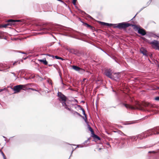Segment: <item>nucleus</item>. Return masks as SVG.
<instances>
[{"label":"nucleus","instance_id":"obj_45","mask_svg":"<svg viewBox=\"0 0 159 159\" xmlns=\"http://www.w3.org/2000/svg\"><path fill=\"white\" fill-rule=\"evenodd\" d=\"M3 90V89H0V92L2 91Z\"/></svg>","mask_w":159,"mask_h":159},{"label":"nucleus","instance_id":"obj_48","mask_svg":"<svg viewBox=\"0 0 159 159\" xmlns=\"http://www.w3.org/2000/svg\"><path fill=\"white\" fill-rule=\"evenodd\" d=\"M27 58V57H25V58H24V60H25V59H26Z\"/></svg>","mask_w":159,"mask_h":159},{"label":"nucleus","instance_id":"obj_30","mask_svg":"<svg viewBox=\"0 0 159 159\" xmlns=\"http://www.w3.org/2000/svg\"><path fill=\"white\" fill-rule=\"evenodd\" d=\"M16 52H17L23 54H27L26 53L24 52H22L20 51H16Z\"/></svg>","mask_w":159,"mask_h":159},{"label":"nucleus","instance_id":"obj_33","mask_svg":"<svg viewBox=\"0 0 159 159\" xmlns=\"http://www.w3.org/2000/svg\"><path fill=\"white\" fill-rule=\"evenodd\" d=\"M44 55L49 56V57H52L53 58H54V56L53 55H52L49 54H45Z\"/></svg>","mask_w":159,"mask_h":159},{"label":"nucleus","instance_id":"obj_59","mask_svg":"<svg viewBox=\"0 0 159 159\" xmlns=\"http://www.w3.org/2000/svg\"><path fill=\"white\" fill-rule=\"evenodd\" d=\"M31 89H32V90H34V89H32V88H31Z\"/></svg>","mask_w":159,"mask_h":159},{"label":"nucleus","instance_id":"obj_1","mask_svg":"<svg viewBox=\"0 0 159 159\" xmlns=\"http://www.w3.org/2000/svg\"><path fill=\"white\" fill-rule=\"evenodd\" d=\"M56 25L52 24H42L35 25L36 30L41 31V34L51 33L57 30Z\"/></svg>","mask_w":159,"mask_h":159},{"label":"nucleus","instance_id":"obj_32","mask_svg":"<svg viewBox=\"0 0 159 159\" xmlns=\"http://www.w3.org/2000/svg\"><path fill=\"white\" fill-rule=\"evenodd\" d=\"M54 58H55L57 59H59V58H61L60 57H59L57 56H54Z\"/></svg>","mask_w":159,"mask_h":159},{"label":"nucleus","instance_id":"obj_55","mask_svg":"<svg viewBox=\"0 0 159 159\" xmlns=\"http://www.w3.org/2000/svg\"><path fill=\"white\" fill-rule=\"evenodd\" d=\"M86 80V79H83V81H84Z\"/></svg>","mask_w":159,"mask_h":159},{"label":"nucleus","instance_id":"obj_47","mask_svg":"<svg viewBox=\"0 0 159 159\" xmlns=\"http://www.w3.org/2000/svg\"><path fill=\"white\" fill-rule=\"evenodd\" d=\"M133 123V122H130V123H129L128 124H132Z\"/></svg>","mask_w":159,"mask_h":159},{"label":"nucleus","instance_id":"obj_26","mask_svg":"<svg viewBox=\"0 0 159 159\" xmlns=\"http://www.w3.org/2000/svg\"><path fill=\"white\" fill-rule=\"evenodd\" d=\"M82 112H83V114L85 116V119L84 118V119L85 120V121L86 122V120H87V116H86V114L85 113V111H84V110H83Z\"/></svg>","mask_w":159,"mask_h":159},{"label":"nucleus","instance_id":"obj_25","mask_svg":"<svg viewBox=\"0 0 159 159\" xmlns=\"http://www.w3.org/2000/svg\"><path fill=\"white\" fill-rule=\"evenodd\" d=\"M88 129H89V130L90 131V132L92 134H93L94 131L92 129V128L89 125H88Z\"/></svg>","mask_w":159,"mask_h":159},{"label":"nucleus","instance_id":"obj_11","mask_svg":"<svg viewBox=\"0 0 159 159\" xmlns=\"http://www.w3.org/2000/svg\"><path fill=\"white\" fill-rule=\"evenodd\" d=\"M79 19L83 23L85 26H86L88 28H90L91 30L93 31H95V29L94 28V27H93L91 26V25L88 24H87V23H84V22H83L81 20V19L80 18H79Z\"/></svg>","mask_w":159,"mask_h":159},{"label":"nucleus","instance_id":"obj_34","mask_svg":"<svg viewBox=\"0 0 159 159\" xmlns=\"http://www.w3.org/2000/svg\"><path fill=\"white\" fill-rule=\"evenodd\" d=\"M2 156H3V159H6V156H5V154H4V153L2 152Z\"/></svg>","mask_w":159,"mask_h":159},{"label":"nucleus","instance_id":"obj_37","mask_svg":"<svg viewBox=\"0 0 159 159\" xmlns=\"http://www.w3.org/2000/svg\"><path fill=\"white\" fill-rule=\"evenodd\" d=\"M17 63H18L19 64L20 62H19L18 61H15L13 63V65H16Z\"/></svg>","mask_w":159,"mask_h":159},{"label":"nucleus","instance_id":"obj_56","mask_svg":"<svg viewBox=\"0 0 159 159\" xmlns=\"http://www.w3.org/2000/svg\"><path fill=\"white\" fill-rule=\"evenodd\" d=\"M4 39H6V37L4 38Z\"/></svg>","mask_w":159,"mask_h":159},{"label":"nucleus","instance_id":"obj_42","mask_svg":"<svg viewBox=\"0 0 159 159\" xmlns=\"http://www.w3.org/2000/svg\"><path fill=\"white\" fill-rule=\"evenodd\" d=\"M10 67V66H8L7 68L5 69H4V70H7V69H8Z\"/></svg>","mask_w":159,"mask_h":159},{"label":"nucleus","instance_id":"obj_14","mask_svg":"<svg viewBox=\"0 0 159 159\" xmlns=\"http://www.w3.org/2000/svg\"><path fill=\"white\" fill-rule=\"evenodd\" d=\"M7 23L6 24H4L3 25H0V28L2 27L6 28L7 26L8 25L12 26L11 23L9 21H8V20L7 21Z\"/></svg>","mask_w":159,"mask_h":159},{"label":"nucleus","instance_id":"obj_22","mask_svg":"<svg viewBox=\"0 0 159 159\" xmlns=\"http://www.w3.org/2000/svg\"><path fill=\"white\" fill-rule=\"evenodd\" d=\"M93 135V137L95 139H97L98 140H100V138L98 137V135H96L93 133L92 134Z\"/></svg>","mask_w":159,"mask_h":159},{"label":"nucleus","instance_id":"obj_57","mask_svg":"<svg viewBox=\"0 0 159 159\" xmlns=\"http://www.w3.org/2000/svg\"><path fill=\"white\" fill-rule=\"evenodd\" d=\"M75 101H76V102H77V100H75Z\"/></svg>","mask_w":159,"mask_h":159},{"label":"nucleus","instance_id":"obj_7","mask_svg":"<svg viewBox=\"0 0 159 159\" xmlns=\"http://www.w3.org/2000/svg\"><path fill=\"white\" fill-rule=\"evenodd\" d=\"M141 39L144 41L148 42L150 44H152V46L155 47L154 48L156 49H157L159 50V42L157 40H153L150 42H148V40L144 37H142Z\"/></svg>","mask_w":159,"mask_h":159},{"label":"nucleus","instance_id":"obj_9","mask_svg":"<svg viewBox=\"0 0 159 159\" xmlns=\"http://www.w3.org/2000/svg\"><path fill=\"white\" fill-rule=\"evenodd\" d=\"M111 70H105L104 74L109 78H112V74L111 72Z\"/></svg>","mask_w":159,"mask_h":159},{"label":"nucleus","instance_id":"obj_2","mask_svg":"<svg viewBox=\"0 0 159 159\" xmlns=\"http://www.w3.org/2000/svg\"><path fill=\"white\" fill-rule=\"evenodd\" d=\"M159 134V127H157L149 129L146 132H145L142 134L138 135L137 136V138L140 140H142L143 138L147 137L148 136H149V135Z\"/></svg>","mask_w":159,"mask_h":159},{"label":"nucleus","instance_id":"obj_50","mask_svg":"<svg viewBox=\"0 0 159 159\" xmlns=\"http://www.w3.org/2000/svg\"><path fill=\"white\" fill-rule=\"evenodd\" d=\"M152 153V152L151 151H149L148 152V153Z\"/></svg>","mask_w":159,"mask_h":159},{"label":"nucleus","instance_id":"obj_31","mask_svg":"<svg viewBox=\"0 0 159 159\" xmlns=\"http://www.w3.org/2000/svg\"><path fill=\"white\" fill-rule=\"evenodd\" d=\"M77 0H72V3L73 5L75 6H76V2H77Z\"/></svg>","mask_w":159,"mask_h":159},{"label":"nucleus","instance_id":"obj_17","mask_svg":"<svg viewBox=\"0 0 159 159\" xmlns=\"http://www.w3.org/2000/svg\"><path fill=\"white\" fill-rule=\"evenodd\" d=\"M112 77L116 79H119L120 77V73H112Z\"/></svg>","mask_w":159,"mask_h":159},{"label":"nucleus","instance_id":"obj_12","mask_svg":"<svg viewBox=\"0 0 159 159\" xmlns=\"http://www.w3.org/2000/svg\"><path fill=\"white\" fill-rule=\"evenodd\" d=\"M76 7L77 9L78 10L80 11V13L81 14H82L83 15H84H84H86V17H87L89 18H90V19H93V18L91 16H90V15H89L86 14L84 11H82L81 10H80V9L78 8L76 6Z\"/></svg>","mask_w":159,"mask_h":159},{"label":"nucleus","instance_id":"obj_62","mask_svg":"<svg viewBox=\"0 0 159 159\" xmlns=\"http://www.w3.org/2000/svg\"><path fill=\"white\" fill-rule=\"evenodd\" d=\"M58 72H59V73L60 74V71H58Z\"/></svg>","mask_w":159,"mask_h":159},{"label":"nucleus","instance_id":"obj_61","mask_svg":"<svg viewBox=\"0 0 159 159\" xmlns=\"http://www.w3.org/2000/svg\"><path fill=\"white\" fill-rule=\"evenodd\" d=\"M48 83H49V82L48 80Z\"/></svg>","mask_w":159,"mask_h":159},{"label":"nucleus","instance_id":"obj_15","mask_svg":"<svg viewBox=\"0 0 159 159\" xmlns=\"http://www.w3.org/2000/svg\"><path fill=\"white\" fill-rule=\"evenodd\" d=\"M140 50V52L143 54L144 55L146 56H148L147 52L146 50L144 49V48H141Z\"/></svg>","mask_w":159,"mask_h":159},{"label":"nucleus","instance_id":"obj_23","mask_svg":"<svg viewBox=\"0 0 159 159\" xmlns=\"http://www.w3.org/2000/svg\"><path fill=\"white\" fill-rule=\"evenodd\" d=\"M146 7H142L141 9L140 10V11L138 12L135 15V16L131 20H133V19L139 13V12H140L141 11H142L143 10L144 8H145Z\"/></svg>","mask_w":159,"mask_h":159},{"label":"nucleus","instance_id":"obj_18","mask_svg":"<svg viewBox=\"0 0 159 159\" xmlns=\"http://www.w3.org/2000/svg\"><path fill=\"white\" fill-rule=\"evenodd\" d=\"M70 111L71 112V113L72 114H73L75 116H76V115H77V116H82L79 113L77 112L76 111H73V110H71V109L70 108Z\"/></svg>","mask_w":159,"mask_h":159},{"label":"nucleus","instance_id":"obj_41","mask_svg":"<svg viewBox=\"0 0 159 159\" xmlns=\"http://www.w3.org/2000/svg\"><path fill=\"white\" fill-rule=\"evenodd\" d=\"M80 109L82 111H83V110H84V109H83V108H82L81 107H80Z\"/></svg>","mask_w":159,"mask_h":159},{"label":"nucleus","instance_id":"obj_53","mask_svg":"<svg viewBox=\"0 0 159 159\" xmlns=\"http://www.w3.org/2000/svg\"><path fill=\"white\" fill-rule=\"evenodd\" d=\"M3 137L4 138H5L6 139V137L4 136H3Z\"/></svg>","mask_w":159,"mask_h":159},{"label":"nucleus","instance_id":"obj_63","mask_svg":"<svg viewBox=\"0 0 159 159\" xmlns=\"http://www.w3.org/2000/svg\"><path fill=\"white\" fill-rule=\"evenodd\" d=\"M5 141H6V139H5Z\"/></svg>","mask_w":159,"mask_h":159},{"label":"nucleus","instance_id":"obj_5","mask_svg":"<svg viewBox=\"0 0 159 159\" xmlns=\"http://www.w3.org/2000/svg\"><path fill=\"white\" fill-rule=\"evenodd\" d=\"M58 96L59 98V100L61 103L62 106L66 109L69 111H70V108H69L68 107V105H67L66 102V97L61 92H58Z\"/></svg>","mask_w":159,"mask_h":159},{"label":"nucleus","instance_id":"obj_36","mask_svg":"<svg viewBox=\"0 0 159 159\" xmlns=\"http://www.w3.org/2000/svg\"><path fill=\"white\" fill-rule=\"evenodd\" d=\"M0 66L2 67V68H3L5 67V65H4L2 63H0Z\"/></svg>","mask_w":159,"mask_h":159},{"label":"nucleus","instance_id":"obj_27","mask_svg":"<svg viewBox=\"0 0 159 159\" xmlns=\"http://www.w3.org/2000/svg\"><path fill=\"white\" fill-rule=\"evenodd\" d=\"M53 66L57 70V66L56 64H49L48 65V66Z\"/></svg>","mask_w":159,"mask_h":159},{"label":"nucleus","instance_id":"obj_29","mask_svg":"<svg viewBox=\"0 0 159 159\" xmlns=\"http://www.w3.org/2000/svg\"><path fill=\"white\" fill-rule=\"evenodd\" d=\"M112 58L114 59L115 61L116 62H117V63H119V62H118V61L116 58V57L115 56H113L112 57H111Z\"/></svg>","mask_w":159,"mask_h":159},{"label":"nucleus","instance_id":"obj_64","mask_svg":"<svg viewBox=\"0 0 159 159\" xmlns=\"http://www.w3.org/2000/svg\"><path fill=\"white\" fill-rule=\"evenodd\" d=\"M158 89H159V87L158 88Z\"/></svg>","mask_w":159,"mask_h":159},{"label":"nucleus","instance_id":"obj_20","mask_svg":"<svg viewBox=\"0 0 159 159\" xmlns=\"http://www.w3.org/2000/svg\"><path fill=\"white\" fill-rule=\"evenodd\" d=\"M124 106L127 108H129L132 109H134L135 108L133 106H132L130 105H128L127 104H124Z\"/></svg>","mask_w":159,"mask_h":159},{"label":"nucleus","instance_id":"obj_49","mask_svg":"<svg viewBox=\"0 0 159 159\" xmlns=\"http://www.w3.org/2000/svg\"><path fill=\"white\" fill-rule=\"evenodd\" d=\"M40 78H41V80H43V78H42L40 77Z\"/></svg>","mask_w":159,"mask_h":159},{"label":"nucleus","instance_id":"obj_38","mask_svg":"<svg viewBox=\"0 0 159 159\" xmlns=\"http://www.w3.org/2000/svg\"><path fill=\"white\" fill-rule=\"evenodd\" d=\"M155 100L157 101H159V97H157L155 98Z\"/></svg>","mask_w":159,"mask_h":159},{"label":"nucleus","instance_id":"obj_43","mask_svg":"<svg viewBox=\"0 0 159 159\" xmlns=\"http://www.w3.org/2000/svg\"><path fill=\"white\" fill-rule=\"evenodd\" d=\"M59 59H61V60H64V59L62 58H61H61H59Z\"/></svg>","mask_w":159,"mask_h":159},{"label":"nucleus","instance_id":"obj_6","mask_svg":"<svg viewBox=\"0 0 159 159\" xmlns=\"http://www.w3.org/2000/svg\"><path fill=\"white\" fill-rule=\"evenodd\" d=\"M129 26H132V27H134V28L136 29L138 31V33L142 36L145 35L146 34V32L145 30L142 28H140L138 27L136 25L134 24H132L129 23Z\"/></svg>","mask_w":159,"mask_h":159},{"label":"nucleus","instance_id":"obj_44","mask_svg":"<svg viewBox=\"0 0 159 159\" xmlns=\"http://www.w3.org/2000/svg\"><path fill=\"white\" fill-rule=\"evenodd\" d=\"M141 148H146L147 147H146L144 146V147H141Z\"/></svg>","mask_w":159,"mask_h":159},{"label":"nucleus","instance_id":"obj_39","mask_svg":"<svg viewBox=\"0 0 159 159\" xmlns=\"http://www.w3.org/2000/svg\"><path fill=\"white\" fill-rule=\"evenodd\" d=\"M60 75V76H61ZM60 77H61V83H62V84L64 85V84L63 83V81H62V79H61V76H60Z\"/></svg>","mask_w":159,"mask_h":159},{"label":"nucleus","instance_id":"obj_60","mask_svg":"<svg viewBox=\"0 0 159 159\" xmlns=\"http://www.w3.org/2000/svg\"><path fill=\"white\" fill-rule=\"evenodd\" d=\"M77 147H79L78 145H77Z\"/></svg>","mask_w":159,"mask_h":159},{"label":"nucleus","instance_id":"obj_51","mask_svg":"<svg viewBox=\"0 0 159 159\" xmlns=\"http://www.w3.org/2000/svg\"><path fill=\"white\" fill-rule=\"evenodd\" d=\"M73 151H74V150H73L71 152V155L72 154V152H73Z\"/></svg>","mask_w":159,"mask_h":159},{"label":"nucleus","instance_id":"obj_19","mask_svg":"<svg viewBox=\"0 0 159 159\" xmlns=\"http://www.w3.org/2000/svg\"><path fill=\"white\" fill-rule=\"evenodd\" d=\"M71 68L73 70H84L83 68H82L79 66L76 65H72L71 66Z\"/></svg>","mask_w":159,"mask_h":159},{"label":"nucleus","instance_id":"obj_35","mask_svg":"<svg viewBox=\"0 0 159 159\" xmlns=\"http://www.w3.org/2000/svg\"><path fill=\"white\" fill-rule=\"evenodd\" d=\"M151 3V2H150V1H148L146 4V7H147V6H148Z\"/></svg>","mask_w":159,"mask_h":159},{"label":"nucleus","instance_id":"obj_58","mask_svg":"<svg viewBox=\"0 0 159 159\" xmlns=\"http://www.w3.org/2000/svg\"><path fill=\"white\" fill-rule=\"evenodd\" d=\"M158 67H159V64H158Z\"/></svg>","mask_w":159,"mask_h":159},{"label":"nucleus","instance_id":"obj_16","mask_svg":"<svg viewBox=\"0 0 159 159\" xmlns=\"http://www.w3.org/2000/svg\"><path fill=\"white\" fill-rule=\"evenodd\" d=\"M41 63H43L45 65H47L48 64V61H46L45 58H44L42 59L38 60Z\"/></svg>","mask_w":159,"mask_h":159},{"label":"nucleus","instance_id":"obj_3","mask_svg":"<svg viewBox=\"0 0 159 159\" xmlns=\"http://www.w3.org/2000/svg\"><path fill=\"white\" fill-rule=\"evenodd\" d=\"M65 30L68 31V33H66L63 34V35H64L70 36L78 39L84 41L81 39L76 38V37L78 36V35L76 34L75 33H78L79 34V35L81 36H83L84 35V34L80 33L79 32L74 31L72 29L70 28H66Z\"/></svg>","mask_w":159,"mask_h":159},{"label":"nucleus","instance_id":"obj_54","mask_svg":"<svg viewBox=\"0 0 159 159\" xmlns=\"http://www.w3.org/2000/svg\"><path fill=\"white\" fill-rule=\"evenodd\" d=\"M149 1H150V2H151L152 1V0H149Z\"/></svg>","mask_w":159,"mask_h":159},{"label":"nucleus","instance_id":"obj_4","mask_svg":"<svg viewBox=\"0 0 159 159\" xmlns=\"http://www.w3.org/2000/svg\"><path fill=\"white\" fill-rule=\"evenodd\" d=\"M129 23L123 22L118 24L110 23L109 27L112 26L114 28H117L119 30H125L129 26Z\"/></svg>","mask_w":159,"mask_h":159},{"label":"nucleus","instance_id":"obj_8","mask_svg":"<svg viewBox=\"0 0 159 159\" xmlns=\"http://www.w3.org/2000/svg\"><path fill=\"white\" fill-rule=\"evenodd\" d=\"M24 86V85H17L14 86L13 88H11V89L15 91L14 93H15L19 92L20 90L22 89Z\"/></svg>","mask_w":159,"mask_h":159},{"label":"nucleus","instance_id":"obj_52","mask_svg":"<svg viewBox=\"0 0 159 159\" xmlns=\"http://www.w3.org/2000/svg\"><path fill=\"white\" fill-rule=\"evenodd\" d=\"M87 141H88V140L85 141L84 142V143H86L87 142Z\"/></svg>","mask_w":159,"mask_h":159},{"label":"nucleus","instance_id":"obj_24","mask_svg":"<svg viewBox=\"0 0 159 159\" xmlns=\"http://www.w3.org/2000/svg\"><path fill=\"white\" fill-rule=\"evenodd\" d=\"M130 138L131 139V140L133 141H134L135 140H136L137 139H138L137 137L135 136H133L131 137Z\"/></svg>","mask_w":159,"mask_h":159},{"label":"nucleus","instance_id":"obj_21","mask_svg":"<svg viewBox=\"0 0 159 159\" xmlns=\"http://www.w3.org/2000/svg\"><path fill=\"white\" fill-rule=\"evenodd\" d=\"M99 23H100V24L102 25L107 26L108 27H109V26L110 23L104 22H101V21H99Z\"/></svg>","mask_w":159,"mask_h":159},{"label":"nucleus","instance_id":"obj_46","mask_svg":"<svg viewBox=\"0 0 159 159\" xmlns=\"http://www.w3.org/2000/svg\"><path fill=\"white\" fill-rule=\"evenodd\" d=\"M152 152V153H155V152L154 151H151Z\"/></svg>","mask_w":159,"mask_h":159},{"label":"nucleus","instance_id":"obj_40","mask_svg":"<svg viewBox=\"0 0 159 159\" xmlns=\"http://www.w3.org/2000/svg\"><path fill=\"white\" fill-rule=\"evenodd\" d=\"M61 2H63L62 0H59V1Z\"/></svg>","mask_w":159,"mask_h":159},{"label":"nucleus","instance_id":"obj_28","mask_svg":"<svg viewBox=\"0 0 159 159\" xmlns=\"http://www.w3.org/2000/svg\"><path fill=\"white\" fill-rule=\"evenodd\" d=\"M143 105L145 107H148L149 106L150 104L149 103L147 102H145L144 103Z\"/></svg>","mask_w":159,"mask_h":159},{"label":"nucleus","instance_id":"obj_13","mask_svg":"<svg viewBox=\"0 0 159 159\" xmlns=\"http://www.w3.org/2000/svg\"><path fill=\"white\" fill-rule=\"evenodd\" d=\"M79 72L80 73L81 71H83L84 72V75L86 76H88L91 74L92 72L89 71L88 70H76Z\"/></svg>","mask_w":159,"mask_h":159},{"label":"nucleus","instance_id":"obj_10","mask_svg":"<svg viewBox=\"0 0 159 159\" xmlns=\"http://www.w3.org/2000/svg\"><path fill=\"white\" fill-rule=\"evenodd\" d=\"M8 21L11 22L12 24V25L14 26L16 24V22H23L24 20H15L13 19H9L8 20Z\"/></svg>","mask_w":159,"mask_h":159}]
</instances>
